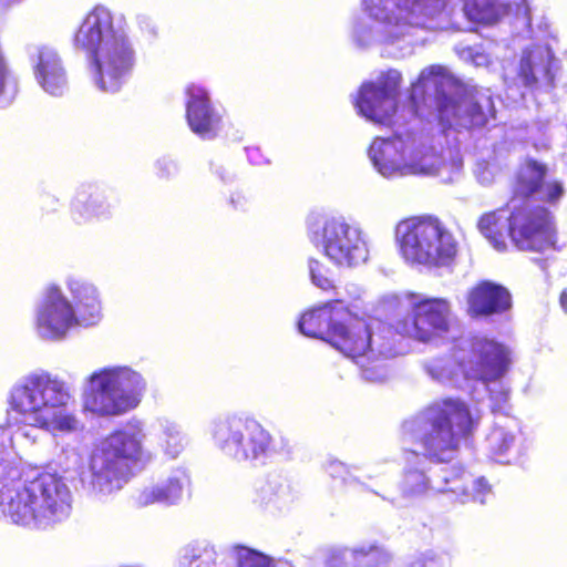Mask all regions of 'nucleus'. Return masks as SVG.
Listing matches in <instances>:
<instances>
[{"mask_svg": "<svg viewBox=\"0 0 567 567\" xmlns=\"http://www.w3.org/2000/svg\"><path fill=\"white\" fill-rule=\"evenodd\" d=\"M71 385L48 371L31 372L19 379L8 394L10 420L51 434H69L80 430L81 422L69 410Z\"/></svg>", "mask_w": 567, "mask_h": 567, "instance_id": "f257e3e1", "label": "nucleus"}, {"mask_svg": "<svg viewBox=\"0 0 567 567\" xmlns=\"http://www.w3.org/2000/svg\"><path fill=\"white\" fill-rule=\"evenodd\" d=\"M143 421L132 419L105 437L92 452L89 467L82 473V487L96 498L121 491L135 472L145 468L154 458L146 446Z\"/></svg>", "mask_w": 567, "mask_h": 567, "instance_id": "f03ea898", "label": "nucleus"}, {"mask_svg": "<svg viewBox=\"0 0 567 567\" xmlns=\"http://www.w3.org/2000/svg\"><path fill=\"white\" fill-rule=\"evenodd\" d=\"M74 41L91 56L95 86L102 92H117L133 68L135 52L113 13L96 6L84 18Z\"/></svg>", "mask_w": 567, "mask_h": 567, "instance_id": "7ed1b4c3", "label": "nucleus"}, {"mask_svg": "<svg viewBox=\"0 0 567 567\" xmlns=\"http://www.w3.org/2000/svg\"><path fill=\"white\" fill-rule=\"evenodd\" d=\"M72 492L63 477L35 473L0 489V515L16 524L45 528L70 517Z\"/></svg>", "mask_w": 567, "mask_h": 567, "instance_id": "20e7f679", "label": "nucleus"}, {"mask_svg": "<svg viewBox=\"0 0 567 567\" xmlns=\"http://www.w3.org/2000/svg\"><path fill=\"white\" fill-rule=\"evenodd\" d=\"M445 0H361V10L371 20H359L353 37L360 45L378 42L403 50L411 47L413 32L437 14Z\"/></svg>", "mask_w": 567, "mask_h": 567, "instance_id": "39448f33", "label": "nucleus"}, {"mask_svg": "<svg viewBox=\"0 0 567 567\" xmlns=\"http://www.w3.org/2000/svg\"><path fill=\"white\" fill-rule=\"evenodd\" d=\"M473 423L464 402L447 399L404 421L402 430L406 440L420 442L425 456L446 462L454 456L460 436L470 432Z\"/></svg>", "mask_w": 567, "mask_h": 567, "instance_id": "423d86ee", "label": "nucleus"}, {"mask_svg": "<svg viewBox=\"0 0 567 567\" xmlns=\"http://www.w3.org/2000/svg\"><path fill=\"white\" fill-rule=\"evenodd\" d=\"M435 94L440 120L449 126H483L494 116V105L489 95L467 93L460 87L447 71L439 65L424 69L413 83L411 99L417 91Z\"/></svg>", "mask_w": 567, "mask_h": 567, "instance_id": "0eeeda50", "label": "nucleus"}, {"mask_svg": "<svg viewBox=\"0 0 567 567\" xmlns=\"http://www.w3.org/2000/svg\"><path fill=\"white\" fill-rule=\"evenodd\" d=\"M146 390V379L131 367L102 368L85 380L83 409L99 417L120 416L137 408Z\"/></svg>", "mask_w": 567, "mask_h": 567, "instance_id": "6e6552de", "label": "nucleus"}, {"mask_svg": "<svg viewBox=\"0 0 567 567\" xmlns=\"http://www.w3.org/2000/svg\"><path fill=\"white\" fill-rule=\"evenodd\" d=\"M330 344L360 367L365 381L379 383L388 379L383 360L392 355L391 346L375 332L372 320L353 315L348 306L332 331Z\"/></svg>", "mask_w": 567, "mask_h": 567, "instance_id": "1a4fd4ad", "label": "nucleus"}, {"mask_svg": "<svg viewBox=\"0 0 567 567\" xmlns=\"http://www.w3.org/2000/svg\"><path fill=\"white\" fill-rule=\"evenodd\" d=\"M395 239L402 257L412 265L450 266L458 251L453 233L433 216L401 220L395 227Z\"/></svg>", "mask_w": 567, "mask_h": 567, "instance_id": "9d476101", "label": "nucleus"}, {"mask_svg": "<svg viewBox=\"0 0 567 567\" xmlns=\"http://www.w3.org/2000/svg\"><path fill=\"white\" fill-rule=\"evenodd\" d=\"M384 307L393 313L398 333L424 343L445 336L453 322L452 305L445 298L406 292L386 297Z\"/></svg>", "mask_w": 567, "mask_h": 567, "instance_id": "9b49d317", "label": "nucleus"}, {"mask_svg": "<svg viewBox=\"0 0 567 567\" xmlns=\"http://www.w3.org/2000/svg\"><path fill=\"white\" fill-rule=\"evenodd\" d=\"M310 243L336 267L352 269L369 259V240L363 229L343 217L312 215L307 220Z\"/></svg>", "mask_w": 567, "mask_h": 567, "instance_id": "f8f14e48", "label": "nucleus"}, {"mask_svg": "<svg viewBox=\"0 0 567 567\" xmlns=\"http://www.w3.org/2000/svg\"><path fill=\"white\" fill-rule=\"evenodd\" d=\"M466 379L481 381L489 398L501 409L508 399V390L501 382L512 363L511 349L486 337H475L455 353Z\"/></svg>", "mask_w": 567, "mask_h": 567, "instance_id": "ddd939ff", "label": "nucleus"}, {"mask_svg": "<svg viewBox=\"0 0 567 567\" xmlns=\"http://www.w3.org/2000/svg\"><path fill=\"white\" fill-rule=\"evenodd\" d=\"M215 445L236 462H254L267 455L271 434L255 419L231 415L218 417L209 425Z\"/></svg>", "mask_w": 567, "mask_h": 567, "instance_id": "4468645a", "label": "nucleus"}, {"mask_svg": "<svg viewBox=\"0 0 567 567\" xmlns=\"http://www.w3.org/2000/svg\"><path fill=\"white\" fill-rule=\"evenodd\" d=\"M508 235L520 250L544 251L555 245V228L549 212L514 197L509 203Z\"/></svg>", "mask_w": 567, "mask_h": 567, "instance_id": "2eb2a0df", "label": "nucleus"}, {"mask_svg": "<svg viewBox=\"0 0 567 567\" xmlns=\"http://www.w3.org/2000/svg\"><path fill=\"white\" fill-rule=\"evenodd\" d=\"M443 481L445 486L431 484L423 470L409 468L401 483L402 496L409 499L420 497L432 488L441 493H453L462 503L474 501L484 504L492 493L491 486L483 477L474 478L465 472L453 478L444 476Z\"/></svg>", "mask_w": 567, "mask_h": 567, "instance_id": "dca6fc26", "label": "nucleus"}, {"mask_svg": "<svg viewBox=\"0 0 567 567\" xmlns=\"http://www.w3.org/2000/svg\"><path fill=\"white\" fill-rule=\"evenodd\" d=\"M75 327H80V322L73 313V303L59 286H48L35 308L37 334L43 340L59 341Z\"/></svg>", "mask_w": 567, "mask_h": 567, "instance_id": "f3484780", "label": "nucleus"}, {"mask_svg": "<svg viewBox=\"0 0 567 567\" xmlns=\"http://www.w3.org/2000/svg\"><path fill=\"white\" fill-rule=\"evenodd\" d=\"M401 81L399 71L389 70L375 81L363 83L355 100L359 113L374 123H391L398 109Z\"/></svg>", "mask_w": 567, "mask_h": 567, "instance_id": "a211bd4d", "label": "nucleus"}, {"mask_svg": "<svg viewBox=\"0 0 567 567\" xmlns=\"http://www.w3.org/2000/svg\"><path fill=\"white\" fill-rule=\"evenodd\" d=\"M411 135H394L390 138H375L370 148L369 157L375 169L384 177L410 175V172L424 169L413 161H409Z\"/></svg>", "mask_w": 567, "mask_h": 567, "instance_id": "6ab92c4d", "label": "nucleus"}, {"mask_svg": "<svg viewBox=\"0 0 567 567\" xmlns=\"http://www.w3.org/2000/svg\"><path fill=\"white\" fill-rule=\"evenodd\" d=\"M33 76L37 84L51 96H62L69 89L63 60L55 48L44 43L29 48Z\"/></svg>", "mask_w": 567, "mask_h": 567, "instance_id": "aec40b11", "label": "nucleus"}, {"mask_svg": "<svg viewBox=\"0 0 567 567\" xmlns=\"http://www.w3.org/2000/svg\"><path fill=\"white\" fill-rule=\"evenodd\" d=\"M514 193L516 198L533 196L537 200L555 204L565 189L561 182L547 176L545 165L530 161L520 169Z\"/></svg>", "mask_w": 567, "mask_h": 567, "instance_id": "412c9836", "label": "nucleus"}, {"mask_svg": "<svg viewBox=\"0 0 567 567\" xmlns=\"http://www.w3.org/2000/svg\"><path fill=\"white\" fill-rule=\"evenodd\" d=\"M186 116L190 130L203 138L217 134L220 116L212 106L207 91L196 84L187 87Z\"/></svg>", "mask_w": 567, "mask_h": 567, "instance_id": "4be33fe9", "label": "nucleus"}, {"mask_svg": "<svg viewBox=\"0 0 567 567\" xmlns=\"http://www.w3.org/2000/svg\"><path fill=\"white\" fill-rule=\"evenodd\" d=\"M466 305L468 316L488 317L506 311L511 307V295L495 282L481 281L468 289Z\"/></svg>", "mask_w": 567, "mask_h": 567, "instance_id": "5701e85b", "label": "nucleus"}, {"mask_svg": "<svg viewBox=\"0 0 567 567\" xmlns=\"http://www.w3.org/2000/svg\"><path fill=\"white\" fill-rule=\"evenodd\" d=\"M346 308L343 299H336L305 312L299 321L300 332L330 343L332 331L337 322H340Z\"/></svg>", "mask_w": 567, "mask_h": 567, "instance_id": "b1692460", "label": "nucleus"}, {"mask_svg": "<svg viewBox=\"0 0 567 567\" xmlns=\"http://www.w3.org/2000/svg\"><path fill=\"white\" fill-rule=\"evenodd\" d=\"M66 288L72 297L73 313L80 327H92L102 319V301L97 288L81 278L70 277Z\"/></svg>", "mask_w": 567, "mask_h": 567, "instance_id": "393cba45", "label": "nucleus"}, {"mask_svg": "<svg viewBox=\"0 0 567 567\" xmlns=\"http://www.w3.org/2000/svg\"><path fill=\"white\" fill-rule=\"evenodd\" d=\"M188 477L185 472L177 470L167 477L142 487L134 496V502L140 507L154 504L174 505L181 498Z\"/></svg>", "mask_w": 567, "mask_h": 567, "instance_id": "a878e982", "label": "nucleus"}, {"mask_svg": "<svg viewBox=\"0 0 567 567\" xmlns=\"http://www.w3.org/2000/svg\"><path fill=\"white\" fill-rule=\"evenodd\" d=\"M554 64V54L547 45L526 48L520 58L518 79L525 86H530L542 81L550 82Z\"/></svg>", "mask_w": 567, "mask_h": 567, "instance_id": "bb28decb", "label": "nucleus"}, {"mask_svg": "<svg viewBox=\"0 0 567 567\" xmlns=\"http://www.w3.org/2000/svg\"><path fill=\"white\" fill-rule=\"evenodd\" d=\"M296 499L292 487L280 476L271 475L259 482L254 491L252 502L268 511H282Z\"/></svg>", "mask_w": 567, "mask_h": 567, "instance_id": "cd10ccee", "label": "nucleus"}, {"mask_svg": "<svg viewBox=\"0 0 567 567\" xmlns=\"http://www.w3.org/2000/svg\"><path fill=\"white\" fill-rule=\"evenodd\" d=\"M450 161L446 162L442 154H437L432 147L425 145H415V138L411 136V148L409 152V161H413L420 166H424V169L410 172V174H429V175H442L443 171L450 173H457L463 163L457 154H452L449 151Z\"/></svg>", "mask_w": 567, "mask_h": 567, "instance_id": "c85d7f7f", "label": "nucleus"}, {"mask_svg": "<svg viewBox=\"0 0 567 567\" xmlns=\"http://www.w3.org/2000/svg\"><path fill=\"white\" fill-rule=\"evenodd\" d=\"M112 213V206L106 197L94 192L86 194V192H79L72 204V214L76 223H84L93 219H101L109 217Z\"/></svg>", "mask_w": 567, "mask_h": 567, "instance_id": "c756f323", "label": "nucleus"}, {"mask_svg": "<svg viewBox=\"0 0 567 567\" xmlns=\"http://www.w3.org/2000/svg\"><path fill=\"white\" fill-rule=\"evenodd\" d=\"M481 234L498 251L507 247L506 239L509 237V215L504 209H497L484 214L477 223Z\"/></svg>", "mask_w": 567, "mask_h": 567, "instance_id": "7c9ffc66", "label": "nucleus"}, {"mask_svg": "<svg viewBox=\"0 0 567 567\" xmlns=\"http://www.w3.org/2000/svg\"><path fill=\"white\" fill-rule=\"evenodd\" d=\"M156 436L161 450L169 458H176L187 445L181 425L168 419L157 421Z\"/></svg>", "mask_w": 567, "mask_h": 567, "instance_id": "2f4dec72", "label": "nucleus"}, {"mask_svg": "<svg viewBox=\"0 0 567 567\" xmlns=\"http://www.w3.org/2000/svg\"><path fill=\"white\" fill-rule=\"evenodd\" d=\"M492 456L498 463H511L515 455V434L508 424H497L486 439Z\"/></svg>", "mask_w": 567, "mask_h": 567, "instance_id": "473e14b6", "label": "nucleus"}, {"mask_svg": "<svg viewBox=\"0 0 567 567\" xmlns=\"http://www.w3.org/2000/svg\"><path fill=\"white\" fill-rule=\"evenodd\" d=\"M507 11L503 0H465L464 12L468 20L491 24Z\"/></svg>", "mask_w": 567, "mask_h": 567, "instance_id": "72a5a7b5", "label": "nucleus"}, {"mask_svg": "<svg viewBox=\"0 0 567 567\" xmlns=\"http://www.w3.org/2000/svg\"><path fill=\"white\" fill-rule=\"evenodd\" d=\"M342 557L346 559L352 558L359 563L370 566L371 563L381 564L386 563L390 558L389 554L375 546L361 547L355 549H344Z\"/></svg>", "mask_w": 567, "mask_h": 567, "instance_id": "f704fd0d", "label": "nucleus"}, {"mask_svg": "<svg viewBox=\"0 0 567 567\" xmlns=\"http://www.w3.org/2000/svg\"><path fill=\"white\" fill-rule=\"evenodd\" d=\"M237 559L238 567H275L269 557L245 547L237 549Z\"/></svg>", "mask_w": 567, "mask_h": 567, "instance_id": "c9c22d12", "label": "nucleus"}, {"mask_svg": "<svg viewBox=\"0 0 567 567\" xmlns=\"http://www.w3.org/2000/svg\"><path fill=\"white\" fill-rule=\"evenodd\" d=\"M449 558L433 550L414 556L404 563L403 567H447Z\"/></svg>", "mask_w": 567, "mask_h": 567, "instance_id": "e433bc0d", "label": "nucleus"}, {"mask_svg": "<svg viewBox=\"0 0 567 567\" xmlns=\"http://www.w3.org/2000/svg\"><path fill=\"white\" fill-rule=\"evenodd\" d=\"M308 268L311 282L316 287L324 291L334 287L332 280L327 276V267L321 261L311 258L309 259Z\"/></svg>", "mask_w": 567, "mask_h": 567, "instance_id": "4c0bfd02", "label": "nucleus"}, {"mask_svg": "<svg viewBox=\"0 0 567 567\" xmlns=\"http://www.w3.org/2000/svg\"><path fill=\"white\" fill-rule=\"evenodd\" d=\"M426 370L433 379L440 382H445L453 378V370L450 367V363L442 359L429 362L426 364Z\"/></svg>", "mask_w": 567, "mask_h": 567, "instance_id": "58836bf2", "label": "nucleus"}, {"mask_svg": "<svg viewBox=\"0 0 567 567\" xmlns=\"http://www.w3.org/2000/svg\"><path fill=\"white\" fill-rule=\"evenodd\" d=\"M13 451V434L9 425L0 426V465L6 463Z\"/></svg>", "mask_w": 567, "mask_h": 567, "instance_id": "ea45409f", "label": "nucleus"}, {"mask_svg": "<svg viewBox=\"0 0 567 567\" xmlns=\"http://www.w3.org/2000/svg\"><path fill=\"white\" fill-rule=\"evenodd\" d=\"M461 59L466 62H471L476 66H481L487 63V56L478 50L467 47L458 51Z\"/></svg>", "mask_w": 567, "mask_h": 567, "instance_id": "a19ab883", "label": "nucleus"}, {"mask_svg": "<svg viewBox=\"0 0 567 567\" xmlns=\"http://www.w3.org/2000/svg\"><path fill=\"white\" fill-rule=\"evenodd\" d=\"M327 471L330 474V476L337 478L340 477L344 482H348L349 480L352 481L349 476V470L348 467L340 461L332 460L327 465Z\"/></svg>", "mask_w": 567, "mask_h": 567, "instance_id": "79ce46f5", "label": "nucleus"}, {"mask_svg": "<svg viewBox=\"0 0 567 567\" xmlns=\"http://www.w3.org/2000/svg\"><path fill=\"white\" fill-rule=\"evenodd\" d=\"M157 166L162 177H171L177 173L176 163L169 158L159 159Z\"/></svg>", "mask_w": 567, "mask_h": 567, "instance_id": "37998d69", "label": "nucleus"}, {"mask_svg": "<svg viewBox=\"0 0 567 567\" xmlns=\"http://www.w3.org/2000/svg\"><path fill=\"white\" fill-rule=\"evenodd\" d=\"M186 554L184 556V560H187L189 567H200V563L203 561L200 555H196L195 548H186Z\"/></svg>", "mask_w": 567, "mask_h": 567, "instance_id": "c03bdc74", "label": "nucleus"}, {"mask_svg": "<svg viewBox=\"0 0 567 567\" xmlns=\"http://www.w3.org/2000/svg\"><path fill=\"white\" fill-rule=\"evenodd\" d=\"M517 14L523 17L526 25L530 24V10L525 1H523L520 4H517Z\"/></svg>", "mask_w": 567, "mask_h": 567, "instance_id": "a18cd8bd", "label": "nucleus"}, {"mask_svg": "<svg viewBox=\"0 0 567 567\" xmlns=\"http://www.w3.org/2000/svg\"><path fill=\"white\" fill-rule=\"evenodd\" d=\"M489 175H491L489 172L484 171L482 174H478L477 177L481 183L488 184L492 181Z\"/></svg>", "mask_w": 567, "mask_h": 567, "instance_id": "49530a36", "label": "nucleus"}, {"mask_svg": "<svg viewBox=\"0 0 567 567\" xmlns=\"http://www.w3.org/2000/svg\"><path fill=\"white\" fill-rule=\"evenodd\" d=\"M559 301L563 310L567 313V290L561 292Z\"/></svg>", "mask_w": 567, "mask_h": 567, "instance_id": "de8ad7c7", "label": "nucleus"}, {"mask_svg": "<svg viewBox=\"0 0 567 567\" xmlns=\"http://www.w3.org/2000/svg\"><path fill=\"white\" fill-rule=\"evenodd\" d=\"M258 151L257 150H251L248 154L249 158L250 159H254V154L257 153Z\"/></svg>", "mask_w": 567, "mask_h": 567, "instance_id": "09e8293b", "label": "nucleus"}, {"mask_svg": "<svg viewBox=\"0 0 567 567\" xmlns=\"http://www.w3.org/2000/svg\"><path fill=\"white\" fill-rule=\"evenodd\" d=\"M392 504L398 505V506H400V505H401L399 502H396V501H394V499L392 501Z\"/></svg>", "mask_w": 567, "mask_h": 567, "instance_id": "8fccbe9b", "label": "nucleus"}]
</instances>
